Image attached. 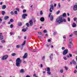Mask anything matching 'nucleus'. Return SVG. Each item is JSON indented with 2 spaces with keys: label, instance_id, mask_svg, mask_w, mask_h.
<instances>
[{
  "label": "nucleus",
  "instance_id": "2f4dec72",
  "mask_svg": "<svg viewBox=\"0 0 77 77\" xmlns=\"http://www.w3.org/2000/svg\"><path fill=\"white\" fill-rule=\"evenodd\" d=\"M40 15H42V14H43V12H42V11H40Z\"/></svg>",
  "mask_w": 77,
  "mask_h": 77
},
{
  "label": "nucleus",
  "instance_id": "4468645a",
  "mask_svg": "<svg viewBox=\"0 0 77 77\" xmlns=\"http://www.w3.org/2000/svg\"><path fill=\"white\" fill-rule=\"evenodd\" d=\"M25 72V70L23 69H21L20 71V72H21V73H23V72Z\"/></svg>",
  "mask_w": 77,
  "mask_h": 77
},
{
  "label": "nucleus",
  "instance_id": "473e14b6",
  "mask_svg": "<svg viewBox=\"0 0 77 77\" xmlns=\"http://www.w3.org/2000/svg\"><path fill=\"white\" fill-rule=\"evenodd\" d=\"M76 20H77V18L76 17H74L73 18V20L74 21H76Z\"/></svg>",
  "mask_w": 77,
  "mask_h": 77
},
{
  "label": "nucleus",
  "instance_id": "7ed1b4c3",
  "mask_svg": "<svg viewBox=\"0 0 77 77\" xmlns=\"http://www.w3.org/2000/svg\"><path fill=\"white\" fill-rule=\"evenodd\" d=\"M8 57V55H4L2 57V60H6L7 59Z\"/></svg>",
  "mask_w": 77,
  "mask_h": 77
},
{
  "label": "nucleus",
  "instance_id": "412c9836",
  "mask_svg": "<svg viewBox=\"0 0 77 77\" xmlns=\"http://www.w3.org/2000/svg\"><path fill=\"white\" fill-rule=\"evenodd\" d=\"M11 55L12 56H14L16 55V54L15 53H13L11 54Z\"/></svg>",
  "mask_w": 77,
  "mask_h": 77
},
{
  "label": "nucleus",
  "instance_id": "393cba45",
  "mask_svg": "<svg viewBox=\"0 0 77 77\" xmlns=\"http://www.w3.org/2000/svg\"><path fill=\"white\" fill-rule=\"evenodd\" d=\"M26 44V41H24L23 43L22 44V45H24Z\"/></svg>",
  "mask_w": 77,
  "mask_h": 77
},
{
  "label": "nucleus",
  "instance_id": "0e129e2a",
  "mask_svg": "<svg viewBox=\"0 0 77 77\" xmlns=\"http://www.w3.org/2000/svg\"><path fill=\"white\" fill-rule=\"evenodd\" d=\"M37 50L36 49H34L33 50V51H36Z\"/></svg>",
  "mask_w": 77,
  "mask_h": 77
},
{
  "label": "nucleus",
  "instance_id": "4c0bfd02",
  "mask_svg": "<svg viewBox=\"0 0 77 77\" xmlns=\"http://www.w3.org/2000/svg\"><path fill=\"white\" fill-rule=\"evenodd\" d=\"M60 13V11H59L57 12V15H58V14H59Z\"/></svg>",
  "mask_w": 77,
  "mask_h": 77
},
{
  "label": "nucleus",
  "instance_id": "f257e3e1",
  "mask_svg": "<svg viewBox=\"0 0 77 77\" xmlns=\"http://www.w3.org/2000/svg\"><path fill=\"white\" fill-rule=\"evenodd\" d=\"M63 16L64 17H66V13H63L62 15H60L56 19L55 21V23H56V24H60V23H63V22H66V19H62Z\"/></svg>",
  "mask_w": 77,
  "mask_h": 77
},
{
  "label": "nucleus",
  "instance_id": "f704fd0d",
  "mask_svg": "<svg viewBox=\"0 0 77 77\" xmlns=\"http://www.w3.org/2000/svg\"><path fill=\"white\" fill-rule=\"evenodd\" d=\"M57 34V32H54V33H53L54 35H56Z\"/></svg>",
  "mask_w": 77,
  "mask_h": 77
},
{
  "label": "nucleus",
  "instance_id": "0eeeda50",
  "mask_svg": "<svg viewBox=\"0 0 77 77\" xmlns=\"http://www.w3.org/2000/svg\"><path fill=\"white\" fill-rule=\"evenodd\" d=\"M3 36L2 33H0V40H3Z\"/></svg>",
  "mask_w": 77,
  "mask_h": 77
},
{
  "label": "nucleus",
  "instance_id": "dca6fc26",
  "mask_svg": "<svg viewBox=\"0 0 77 77\" xmlns=\"http://www.w3.org/2000/svg\"><path fill=\"white\" fill-rule=\"evenodd\" d=\"M40 21H44V18L43 17H42L40 18Z\"/></svg>",
  "mask_w": 77,
  "mask_h": 77
},
{
  "label": "nucleus",
  "instance_id": "423d86ee",
  "mask_svg": "<svg viewBox=\"0 0 77 77\" xmlns=\"http://www.w3.org/2000/svg\"><path fill=\"white\" fill-rule=\"evenodd\" d=\"M27 14H23L22 15V18L23 19H26V17H27Z\"/></svg>",
  "mask_w": 77,
  "mask_h": 77
},
{
  "label": "nucleus",
  "instance_id": "c85d7f7f",
  "mask_svg": "<svg viewBox=\"0 0 77 77\" xmlns=\"http://www.w3.org/2000/svg\"><path fill=\"white\" fill-rule=\"evenodd\" d=\"M47 71H50V68L48 67L47 68Z\"/></svg>",
  "mask_w": 77,
  "mask_h": 77
},
{
  "label": "nucleus",
  "instance_id": "2eb2a0df",
  "mask_svg": "<svg viewBox=\"0 0 77 77\" xmlns=\"http://www.w3.org/2000/svg\"><path fill=\"white\" fill-rule=\"evenodd\" d=\"M9 18V17L8 16H5L4 17V20H7Z\"/></svg>",
  "mask_w": 77,
  "mask_h": 77
},
{
  "label": "nucleus",
  "instance_id": "ea45409f",
  "mask_svg": "<svg viewBox=\"0 0 77 77\" xmlns=\"http://www.w3.org/2000/svg\"><path fill=\"white\" fill-rule=\"evenodd\" d=\"M23 63H24L25 64H26V63H27V62L24 60L23 61Z\"/></svg>",
  "mask_w": 77,
  "mask_h": 77
},
{
  "label": "nucleus",
  "instance_id": "a211bd4d",
  "mask_svg": "<svg viewBox=\"0 0 77 77\" xmlns=\"http://www.w3.org/2000/svg\"><path fill=\"white\" fill-rule=\"evenodd\" d=\"M28 29V28H26V29H23L22 30V31L23 32H26V30H27Z\"/></svg>",
  "mask_w": 77,
  "mask_h": 77
},
{
  "label": "nucleus",
  "instance_id": "4d7b16f0",
  "mask_svg": "<svg viewBox=\"0 0 77 77\" xmlns=\"http://www.w3.org/2000/svg\"><path fill=\"white\" fill-rule=\"evenodd\" d=\"M51 15V13H50L49 14V15L48 17H50V15Z\"/></svg>",
  "mask_w": 77,
  "mask_h": 77
},
{
  "label": "nucleus",
  "instance_id": "e433bc0d",
  "mask_svg": "<svg viewBox=\"0 0 77 77\" xmlns=\"http://www.w3.org/2000/svg\"><path fill=\"white\" fill-rule=\"evenodd\" d=\"M10 22L12 23V22H14V20L12 19H11L10 20Z\"/></svg>",
  "mask_w": 77,
  "mask_h": 77
},
{
  "label": "nucleus",
  "instance_id": "c756f323",
  "mask_svg": "<svg viewBox=\"0 0 77 77\" xmlns=\"http://www.w3.org/2000/svg\"><path fill=\"white\" fill-rule=\"evenodd\" d=\"M20 45H17L16 46V48H20Z\"/></svg>",
  "mask_w": 77,
  "mask_h": 77
},
{
  "label": "nucleus",
  "instance_id": "13d9d810",
  "mask_svg": "<svg viewBox=\"0 0 77 77\" xmlns=\"http://www.w3.org/2000/svg\"><path fill=\"white\" fill-rule=\"evenodd\" d=\"M33 21L34 22V23H35V22H36V20H35V19H34L33 20Z\"/></svg>",
  "mask_w": 77,
  "mask_h": 77
},
{
  "label": "nucleus",
  "instance_id": "20e7f679",
  "mask_svg": "<svg viewBox=\"0 0 77 77\" xmlns=\"http://www.w3.org/2000/svg\"><path fill=\"white\" fill-rule=\"evenodd\" d=\"M51 8L49 9V11L50 12H52V11L54 9V7L53 6V5H51L50 6Z\"/></svg>",
  "mask_w": 77,
  "mask_h": 77
},
{
  "label": "nucleus",
  "instance_id": "6e6d98bb",
  "mask_svg": "<svg viewBox=\"0 0 77 77\" xmlns=\"http://www.w3.org/2000/svg\"><path fill=\"white\" fill-rule=\"evenodd\" d=\"M58 6H59V8H60V3H59L58 4Z\"/></svg>",
  "mask_w": 77,
  "mask_h": 77
},
{
  "label": "nucleus",
  "instance_id": "f8f14e48",
  "mask_svg": "<svg viewBox=\"0 0 77 77\" xmlns=\"http://www.w3.org/2000/svg\"><path fill=\"white\" fill-rule=\"evenodd\" d=\"M50 20L51 21H53V15H51L50 17Z\"/></svg>",
  "mask_w": 77,
  "mask_h": 77
},
{
  "label": "nucleus",
  "instance_id": "69168bd1",
  "mask_svg": "<svg viewBox=\"0 0 77 77\" xmlns=\"http://www.w3.org/2000/svg\"><path fill=\"white\" fill-rule=\"evenodd\" d=\"M38 38H39V39L41 38V36H38Z\"/></svg>",
  "mask_w": 77,
  "mask_h": 77
},
{
  "label": "nucleus",
  "instance_id": "5fc2aeb1",
  "mask_svg": "<svg viewBox=\"0 0 77 77\" xmlns=\"http://www.w3.org/2000/svg\"><path fill=\"white\" fill-rule=\"evenodd\" d=\"M48 42H51V40L50 39H48Z\"/></svg>",
  "mask_w": 77,
  "mask_h": 77
},
{
  "label": "nucleus",
  "instance_id": "e2e57ef3",
  "mask_svg": "<svg viewBox=\"0 0 77 77\" xmlns=\"http://www.w3.org/2000/svg\"><path fill=\"white\" fill-rule=\"evenodd\" d=\"M18 38L19 39H21V37L20 36H18Z\"/></svg>",
  "mask_w": 77,
  "mask_h": 77
},
{
  "label": "nucleus",
  "instance_id": "bf43d9fd",
  "mask_svg": "<svg viewBox=\"0 0 77 77\" xmlns=\"http://www.w3.org/2000/svg\"><path fill=\"white\" fill-rule=\"evenodd\" d=\"M29 48V50H30L31 51H32V49L31 48Z\"/></svg>",
  "mask_w": 77,
  "mask_h": 77
},
{
  "label": "nucleus",
  "instance_id": "09e8293b",
  "mask_svg": "<svg viewBox=\"0 0 77 77\" xmlns=\"http://www.w3.org/2000/svg\"><path fill=\"white\" fill-rule=\"evenodd\" d=\"M65 69L66 70V71H67V70H68V68H67V67L65 66Z\"/></svg>",
  "mask_w": 77,
  "mask_h": 77
},
{
  "label": "nucleus",
  "instance_id": "39448f33",
  "mask_svg": "<svg viewBox=\"0 0 77 77\" xmlns=\"http://www.w3.org/2000/svg\"><path fill=\"white\" fill-rule=\"evenodd\" d=\"M68 49H65V50H64L63 53V55H66V54L68 53Z\"/></svg>",
  "mask_w": 77,
  "mask_h": 77
},
{
  "label": "nucleus",
  "instance_id": "37998d69",
  "mask_svg": "<svg viewBox=\"0 0 77 77\" xmlns=\"http://www.w3.org/2000/svg\"><path fill=\"white\" fill-rule=\"evenodd\" d=\"M67 20L68 21H70V18L69 17L67 18Z\"/></svg>",
  "mask_w": 77,
  "mask_h": 77
},
{
  "label": "nucleus",
  "instance_id": "7c9ffc66",
  "mask_svg": "<svg viewBox=\"0 0 77 77\" xmlns=\"http://www.w3.org/2000/svg\"><path fill=\"white\" fill-rule=\"evenodd\" d=\"M10 14H11V15H13L14 14V12H13V11H11L10 12Z\"/></svg>",
  "mask_w": 77,
  "mask_h": 77
},
{
  "label": "nucleus",
  "instance_id": "6ab92c4d",
  "mask_svg": "<svg viewBox=\"0 0 77 77\" xmlns=\"http://www.w3.org/2000/svg\"><path fill=\"white\" fill-rule=\"evenodd\" d=\"M2 15H5V12L4 11H2Z\"/></svg>",
  "mask_w": 77,
  "mask_h": 77
},
{
  "label": "nucleus",
  "instance_id": "f03ea898",
  "mask_svg": "<svg viewBox=\"0 0 77 77\" xmlns=\"http://www.w3.org/2000/svg\"><path fill=\"white\" fill-rule=\"evenodd\" d=\"M21 63V60L20 58H17L16 61V65L17 67H20L21 66L20 64Z\"/></svg>",
  "mask_w": 77,
  "mask_h": 77
},
{
  "label": "nucleus",
  "instance_id": "338daca9",
  "mask_svg": "<svg viewBox=\"0 0 77 77\" xmlns=\"http://www.w3.org/2000/svg\"><path fill=\"white\" fill-rule=\"evenodd\" d=\"M74 53H77V51H74Z\"/></svg>",
  "mask_w": 77,
  "mask_h": 77
},
{
  "label": "nucleus",
  "instance_id": "79ce46f5",
  "mask_svg": "<svg viewBox=\"0 0 77 77\" xmlns=\"http://www.w3.org/2000/svg\"><path fill=\"white\" fill-rule=\"evenodd\" d=\"M26 25L27 27H29V23H27L26 24Z\"/></svg>",
  "mask_w": 77,
  "mask_h": 77
},
{
  "label": "nucleus",
  "instance_id": "a878e982",
  "mask_svg": "<svg viewBox=\"0 0 77 77\" xmlns=\"http://www.w3.org/2000/svg\"><path fill=\"white\" fill-rule=\"evenodd\" d=\"M60 72L61 73H63V69H62L60 70Z\"/></svg>",
  "mask_w": 77,
  "mask_h": 77
},
{
  "label": "nucleus",
  "instance_id": "a18cd8bd",
  "mask_svg": "<svg viewBox=\"0 0 77 77\" xmlns=\"http://www.w3.org/2000/svg\"><path fill=\"white\" fill-rule=\"evenodd\" d=\"M10 35H13L14 34V32H11L10 33Z\"/></svg>",
  "mask_w": 77,
  "mask_h": 77
},
{
  "label": "nucleus",
  "instance_id": "c9c22d12",
  "mask_svg": "<svg viewBox=\"0 0 77 77\" xmlns=\"http://www.w3.org/2000/svg\"><path fill=\"white\" fill-rule=\"evenodd\" d=\"M38 34H39L40 35H41V34L42 35H43V34H42V32H38Z\"/></svg>",
  "mask_w": 77,
  "mask_h": 77
},
{
  "label": "nucleus",
  "instance_id": "603ef678",
  "mask_svg": "<svg viewBox=\"0 0 77 77\" xmlns=\"http://www.w3.org/2000/svg\"><path fill=\"white\" fill-rule=\"evenodd\" d=\"M65 48L64 47H62V50H65Z\"/></svg>",
  "mask_w": 77,
  "mask_h": 77
},
{
  "label": "nucleus",
  "instance_id": "8fccbe9b",
  "mask_svg": "<svg viewBox=\"0 0 77 77\" xmlns=\"http://www.w3.org/2000/svg\"><path fill=\"white\" fill-rule=\"evenodd\" d=\"M77 72V70H75L74 71V73H75V74Z\"/></svg>",
  "mask_w": 77,
  "mask_h": 77
},
{
  "label": "nucleus",
  "instance_id": "de8ad7c7",
  "mask_svg": "<svg viewBox=\"0 0 77 77\" xmlns=\"http://www.w3.org/2000/svg\"><path fill=\"white\" fill-rule=\"evenodd\" d=\"M42 60H44L45 59V56H44L43 57H42Z\"/></svg>",
  "mask_w": 77,
  "mask_h": 77
},
{
  "label": "nucleus",
  "instance_id": "c03bdc74",
  "mask_svg": "<svg viewBox=\"0 0 77 77\" xmlns=\"http://www.w3.org/2000/svg\"><path fill=\"white\" fill-rule=\"evenodd\" d=\"M47 30H45L44 31H43V32L45 33H47Z\"/></svg>",
  "mask_w": 77,
  "mask_h": 77
},
{
  "label": "nucleus",
  "instance_id": "9b49d317",
  "mask_svg": "<svg viewBox=\"0 0 77 77\" xmlns=\"http://www.w3.org/2000/svg\"><path fill=\"white\" fill-rule=\"evenodd\" d=\"M72 27H76V26H77V25H76V24L73 23L72 25Z\"/></svg>",
  "mask_w": 77,
  "mask_h": 77
},
{
  "label": "nucleus",
  "instance_id": "4be33fe9",
  "mask_svg": "<svg viewBox=\"0 0 77 77\" xmlns=\"http://www.w3.org/2000/svg\"><path fill=\"white\" fill-rule=\"evenodd\" d=\"M72 63L74 64V65H76V62L75 61H74L73 60L72 61Z\"/></svg>",
  "mask_w": 77,
  "mask_h": 77
},
{
  "label": "nucleus",
  "instance_id": "aec40b11",
  "mask_svg": "<svg viewBox=\"0 0 77 77\" xmlns=\"http://www.w3.org/2000/svg\"><path fill=\"white\" fill-rule=\"evenodd\" d=\"M74 34L75 35H77V31H74L73 32Z\"/></svg>",
  "mask_w": 77,
  "mask_h": 77
},
{
  "label": "nucleus",
  "instance_id": "1a4fd4ad",
  "mask_svg": "<svg viewBox=\"0 0 77 77\" xmlns=\"http://www.w3.org/2000/svg\"><path fill=\"white\" fill-rule=\"evenodd\" d=\"M27 57V53H26L23 56V59H26Z\"/></svg>",
  "mask_w": 77,
  "mask_h": 77
},
{
  "label": "nucleus",
  "instance_id": "bb28decb",
  "mask_svg": "<svg viewBox=\"0 0 77 77\" xmlns=\"http://www.w3.org/2000/svg\"><path fill=\"white\" fill-rule=\"evenodd\" d=\"M68 46H69V47L70 48H71V47H72V46H71V44H69L68 45Z\"/></svg>",
  "mask_w": 77,
  "mask_h": 77
},
{
  "label": "nucleus",
  "instance_id": "a19ab883",
  "mask_svg": "<svg viewBox=\"0 0 77 77\" xmlns=\"http://www.w3.org/2000/svg\"><path fill=\"white\" fill-rule=\"evenodd\" d=\"M63 59L65 60H66L67 59V58H66V57H63Z\"/></svg>",
  "mask_w": 77,
  "mask_h": 77
},
{
  "label": "nucleus",
  "instance_id": "cd10ccee",
  "mask_svg": "<svg viewBox=\"0 0 77 77\" xmlns=\"http://www.w3.org/2000/svg\"><path fill=\"white\" fill-rule=\"evenodd\" d=\"M47 73L49 75H50L51 74V72H50V71H48L47 72Z\"/></svg>",
  "mask_w": 77,
  "mask_h": 77
},
{
  "label": "nucleus",
  "instance_id": "58836bf2",
  "mask_svg": "<svg viewBox=\"0 0 77 77\" xmlns=\"http://www.w3.org/2000/svg\"><path fill=\"white\" fill-rule=\"evenodd\" d=\"M14 14H16V15H17V14H18V13H17V11H14Z\"/></svg>",
  "mask_w": 77,
  "mask_h": 77
},
{
  "label": "nucleus",
  "instance_id": "ddd939ff",
  "mask_svg": "<svg viewBox=\"0 0 77 77\" xmlns=\"http://www.w3.org/2000/svg\"><path fill=\"white\" fill-rule=\"evenodd\" d=\"M6 8V6L5 5H4L2 6V9H5Z\"/></svg>",
  "mask_w": 77,
  "mask_h": 77
},
{
  "label": "nucleus",
  "instance_id": "774afa93",
  "mask_svg": "<svg viewBox=\"0 0 77 77\" xmlns=\"http://www.w3.org/2000/svg\"><path fill=\"white\" fill-rule=\"evenodd\" d=\"M26 77H30V76H29V75H27L26 76Z\"/></svg>",
  "mask_w": 77,
  "mask_h": 77
},
{
  "label": "nucleus",
  "instance_id": "72a5a7b5",
  "mask_svg": "<svg viewBox=\"0 0 77 77\" xmlns=\"http://www.w3.org/2000/svg\"><path fill=\"white\" fill-rule=\"evenodd\" d=\"M10 27L11 28H13L14 27V25L12 24L10 25Z\"/></svg>",
  "mask_w": 77,
  "mask_h": 77
},
{
  "label": "nucleus",
  "instance_id": "49530a36",
  "mask_svg": "<svg viewBox=\"0 0 77 77\" xmlns=\"http://www.w3.org/2000/svg\"><path fill=\"white\" fill-rule=\"evenodd\" d=\"M26 12V10H24L23 11V13H25V12Z\"/></svg>",
  "mask_w": 77,
  "mask_h": 77
},
{
  "label": "nucleus",
  "instance_id": "864d4df0",
  "mask_svg": "<svg viewBox=\"0 0 77 77\" xmlns=\"http://www.w3.org/2000/svg\"><path fill=\"white\" fill-rule=\"evenodd\" d=\"M69 55L70 57H72V54H69Z\"/></svg>",
  "mask_w": 77,
  "mask_h": 77
},
{
  "label": "nucleus",
  "instance_id": "5701e85b",
  "mask_svg": "<svg viewBox=\"0 0 77 77\" xmlns=\"http://www.w3.org/2000/svg\"><path fill=\"white\" fill-rule=\"evenodd\" d=\"M18 25L19 26H21L22 25V23H21V22L19 23Z\"/></svg>",
  "mask_w": 77,
  "mask_h": 77
},
{
  "label": "nucleus",
  "instance_id": "9d476101",
  "mask_svg": "<svg viewBox=\"0 0 77 77\" xmlns=\"http://www.w3.org/2000/svg\"><path fill=\"white\" fill-rule=\"evenodd\" d=\"M29 23L30 24V26H33V21H32V20H30L29 21Z\"/></svg>",
  "mask_w": 77,
  "mask_h": 77
},
{
  "label": "nucleus",
  "instance_id": "f3484780",
  "mask_svg": "<svg viewBox=\"0 0 77 77\" xmlns=\"http://www.w3.org/2000/svg\"><path fill=\"white\" fill-rule=\"evenodd\" d=\"M72 41V39L70 38L69 39V42L70 43V44H72V43L71 42Z\"/></svg>",
  "mask_w": 77,
  "mask_h": 77
},
{
  "label": "nucleus",
  "instance_id": "b1692460",
  "mask_svg": "<svg viewBox=\"0 0 77 77\" xmlns=\"http://www.w3.org/2000/svg\"><path fill=\"white\" fill-rule=\"evenodd\" d=\"M1 42H2V43H3V44L6 43V41L4 40H2Z\"/></svg>",
  "mask_w": 77,
  "mask_h": 77
},
{
  "label": "nucleus",
  "instance_id": "052dcab7",
  "mask_svg": "<svg viewBox=\"0 0 77 77\" xmlns=\"http://www.w3.org/2000/svg\"><path fill=\"white\" fill-rule=\"evenodd\" d=\"M46 46L47 47H49V45H46Z\"/></svg>",
  "mask_w": 77,
  "mask_h": 77
},
{
  "label": "nucleus",
  "instance_id": "6e6552de",
  "mask_svg": "<svg viewBox=\"0 0 77 77\" xmlns=\"http://www.w3.org/2000/svg\"><path fill=\"white\" fill-rule=\"evenodd\" d=\"M53 54H51L50 55V56H49L50 60H53Z\"/></svg>",
  "mask_w": 77,
  "mask_h": 77
},
{
  "label": "nucleus",
  "instance_id": "680f3d73",
  "mask_svg": "<svg viewBox=\"0 0 77 77\" xmlns=\"http://www.w3.org/2000/svg\"><path fill=\"white\" fill-rule=\"evenodd\" d=\"M21 8L22 9H23V8H24V6L23 5L21 6Z\"/></svg>",
  "mask_w": 77,
  "mask_h": 77
},
{
  "label": "nucleus",
  "instance_id": "3c124183",
  "mask_svg": "<svg viewBox=\"0 0 77 77\" xmlns=\"http://www.w3.org/2000/svg\"><path fill=\"white\" fill-rule=\"evenodd\" d=\"M16 11H18V12H19V8H16Z\"/></svg>",
  "mask_w": 77,
  "mask_h": 77
}]
</instances>
